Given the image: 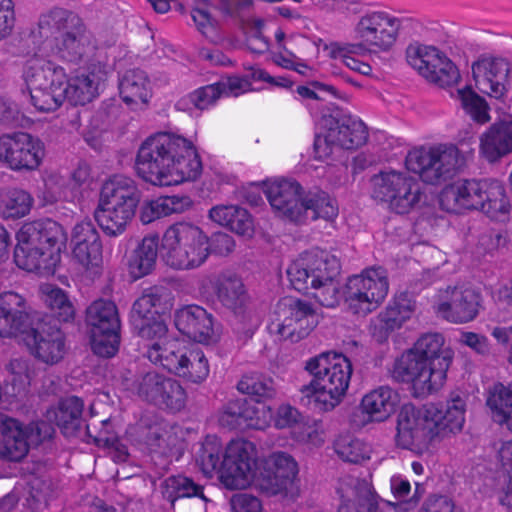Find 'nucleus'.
<instances>
[{"instance_id": "nucleus-1", "label": "nucleus", "mask_w": 512, "mask_h": 512, "mask_svg": "<svg viewBox=\"0 0 512 512\" xmlns=\"http://www.w3.org/2000/svg\"><path fill=\"white\" fill-rule=\"evenodd\" d=\"M258 450L252 441L235 438L222 448L216 436H207L198 456L202 472L209 478L217 476L228 490L254 487L267 495L287 493L295 486L298 464L288 453L278 451L270 454L259 470Z\"/></svg>"}, {"instance_id": "nucleus-2", "label": "nucleus", "mask_w": 512, "mask_h": 512, "mask_svg": "<svg viewBox=\"0 0 512 512\" xmlns=\"http://www.w3.org/2000/svg\"><path fill=\"white\" fill-rule=\"evenodd\" d=\"M399 29L398 20L380 11L361 16L354 27L357 43H325L322 39H311L300 34L286 36L282 29L275 32L274 62L286 69H293L305 75L310 70L308 62L317 58L322 51L324 56L336 63H342L361 75H370L372 67L355 56L366 52L389 49L396 41Z\"/></svg>"}, {"instance_id": "nucleus-3", "label": "nucleus", "mask_w": 512, "mask_h": 512, "mask_svg": "<svg viewBox=\"0 0 512 512\" xmlns=\"http://www.w3.org/2000/svg\"><path fill=\"white\" fill-rule=\"evenodd\" d=\"M465 414L466 400L459 392L450 393L445 402L404 404L397 415L396 445L417 455L429 454L435 440L463 429Z\"/></svg>"}, {"instance_id": "nucleus-4", "label": "nucleus", "mask_w": 512, "mask_h": 512, "mask_svg": "<svg viewBox=\"0 0 512 512\" xmlns=\"http://www.w3.org/2000/svg\"><path fill=\"white\" fill-rule=\"evenodd\" d=\"M23 77L32 105L38 111L50 112L65 100L73 105L92 101L104 80V72L101 69L89 73L76 71L68 78L63 67L35 56L26 62Z\"/></svg>"}, {"instance_id": "nucleus-5", "label": "nucleus", "mask_w": 512, "mask_h": 512, "mask_svg": "<svg viewBox=\"0 0 512 512\" xmlns=\"http://www.w3.org/2000/svg\"><path fill=\"white\" fill-rule=\"evenodd\" d=\"M136 172L155 186H173L196 179L202 164L194 143L181 135L161 132L140 146Z\"/></svg>"}, {"instance_id": "nucleus-6", "label": "nucleus", "mask_w": 512, "mask_h": 512, "mask_svg": "<svg viewBox=\"0 0 512 512\" xmlns=\"http://www.w3.org/2000/svg\"><path fill=\"white\" fill-rule=\"evenodd\" d=\"M304 368L311 376L300 389L304 404L320 413L333 411L343 402L350 386V359L343 353L327 351L309 358Z\"/></svg>"}, {"instance_id": "nucleus-7", "label": "nucleus", "mask_w": 512, "mask_h": 512, "mask_svg": "<svg viewBox=\"0 0 512 512\" xmlns=\"http://www.w3.org/2000/svg\"><path fill=\"white\" fill-rule=\"evenodd\" d=\"M16 240V265L27 272L50 276L60 263L67 235L59 223L46 219L24 223Z\"/></svg>"}, {"instance_id": "nucleus-8", "label": "nucleus", "mask_w": 512, "mask_h": 512, "mask_svg": "<svg viewBox=\"0 0 512 512\" xmlns=\"http://www.w3.org/2000/svg\"><path fill=\"white\" fill-rule=\"evenodd\" d=\"M438 203L448 213L480 210L498 221L505 220L510 210L504 185L492 179H457L442 188Z\"/></svg>"}, {"instance_id": "nucleus-9", "label": "nucleus", "mask_w": 512, "mask_h": 512, "mask_svg": "<svg viewBox=\"0 0 512 512\" xmlns=\"http://www.w3.org/2000/svg\"><path fill=\"white\" fill-rule=\"evenodd\" d=\"M263 192L278 217L296 223L318 218L334 220L338 215L336 202L326 193L304 195L301 185L292 179L267 180L263 184Z\"/></svg>"}, {"instance_id": "nucleus-10", "label": "nucleus", "mask_w": 512, "mask_h": 512, "mask_svg": "<svg viewBox=\"0 0 512 512\" xmlns=\"http://www.w3.org/2000/svg\"><path fill=\"white\" fill-rule=\"evenodd\" d=\"M339 271L340 263L334 255L314 249L295 259L287 276L295 290L310 294L322 306L335 307L340 299Z\"/></svg>"}, {"instance_id": "nucleus-11", "label": "nucleus", "mask_w": 512, "mask_h": 512, "mask_svg": "<svg viewBox=\"0 0 512 512\" xmlns=\"http://www.w3.org/2000/svg\"><path fill=\"white\" fill-rule=\"evenodd\" d=\"M140 202L141 192L133 179L111 176L100 189L94 219L106 236L118 237L131 225Z\"/></svg>"}, {"instance_id": "nucleus-12", "label": "nucleus", "mask_w": 512, "mask_h": 512, "mask_svg": "<svg viewBox=\"0 0 512 512\" xmlns=\"http://www.w3.org/2000/svg\"><path fill=\"white\" fill-rule=\"evenodd\" d=\"M158 244L160 259L174 270L198 268L210 255L208 234L190 221L169 225L158 238Z\"/></svg>"}, {"instance_id": "nucleus-13", "label": "nucleus", "mask_w": 512, "mask_h": 512, "mask_svg": "<svg viewBox=\"0 0 512 512\" xmlns=\"http://www.w3.org/2000/svg\"><path fill=\"white\" fill-rule=\"evenodd\" d=\"M367 140L368 130L361 119L333 110L317 121L314 141L315 157L324 160L340 148L358 149Z\"/></svg>"}, {"instance_id": "nucleus-14", "label": "nucleus", "mask_w": 512, "mask_h": 512, "mask_svg": "<svg viewBox=\"0 0 512 512\" xmlns=\"http://www.w3.org/2000/svg\"><path fill=\"white\" fill-rule=\"evenodd\" d=\"M371 197L394 213L408 214L419 205L422 192L406 172L386 169L371 178Z\"/></svg>"}, {"instance_id": "nucleus-15", "label": "nucleus", "mask_w": 512, "mask_h": 512, "mask_svg": "<svg viewBox=\"0 0 512 512\" xmlns=\"http://www.w3.org/2000/svg\"><path fill=\"white\" fill-rule=\"evenodd\" d=\"M464 163L463 154L452 144L414 148L405 159L406 168L429 184L439 183L460 169Z\"/></svg>"}, {"instance_id": "nucleus-16", "label": "nucleus", "mask_w": 512, "mask_h": 512, "mask_svg": "<svg viewBox=\"0 0 512 512\" xmlns=\"http://www.w3.org/2000/svg\"><path fill=\"white\" fill-rule=\"evenodd\" d=\"M388 292L386 271L381 267H372L348 278L343 298L350 312L366 316L380 307Z\"/></svg>"}, {"instance_id": "nucleus-17", "label": "nucleus", "mask_w": 512, "mask_h": 512, "mask_svg": "<svg viewBox=\"0 0 512 512\" xmlns=\"http://www.w3.org/2000/svg\"><path fill=\"white\" fill-rule=\"evenodd\" d=\"M450 363L413 360L398 357L393 365V377L409 386L415 398L425 399L439 393L447 381Z\"/></svg>"}, {"instance_id": "nucleus-18", "label": "nucleus", "mask_w": 512, "mask_h": 512, "mask_svg": "<svg viewBox=\"0 0 512 512\" xmlns=\"http://www.w3.org/2000/svg\"><path fill=\"white\" fill-rule=\"evenodd\" d=\"M317 324L318 315L309 303L286 296L277 302L271 313L268 330L282 339L298 341L308 336Z\"/></svg>"}, {"instance_id": "nucleus-19", "label": "nucleus", "mask_w": 512, "mask_h": 512, "mask_svg": "<svg viewBox=\"0 0 512 512\" xmlns=\"http://www.w3.org/2000/svg\"><path fill=\"white\" fill-rule=\"evenodd\" d=\"M482 307L478 291L466 284L447 286L434 297L433 309L437 315L454 324L473 321Z\"/></svg>"}, {"instance_id": "nucleus-20", "label": "nucleus", "mask_w": 512, "mask_h": 512, "mask_svg": "<svg viewBox=\"0 0 512 512\" xmlns=\"http://www.w3.org/2000/svg\"><path fill=\"white\" fill-rule=\"evenodd\" d=\"M45 157V145L37 137L22 131L0 135V162L14 171L36 170Z\"/></svg>"}, {"instance_id": "nucleus-21", "label": "nucleus", "mask_w": 512, "mask_h": 512, "mask_svg": "<svg viewBox=\"0 0 512 512\" xmlns=\"http://www.w3.org/2000/svg\"><path fill=\"white\" fill-rule=\"evenodd\" d=\"M139 336L144 356L169 372L186 347L182 341L168 335L165 322H155L153 327H142Z\"/></svg>"}, {"instance_id": "nucleus-22", "label": "nucleus", "mask_w": 512, "mask_h": 512, "mask_svg": "<svg viewBox=\"0 0 512 512\" xmlns=\"http://www.w3.org/2000/svg\"><path fill=\"white\" fill-rule=\"evenodd\" d=\"M71 247L75 260L90 275H98L103 266V247L100 235L89 220L75 224L71 232Z\"/></svg>"}, {"instance_id": "nucleus-23", "label": "nucleus", "mask_w": 512, "mask_h": 512, "mask_svg": "<svg viewBox=\"0 0 512 512\" xmlns=\"http://www.w3.org/2000/svg\"><path fill=\"white\" fill-rule=\"evenodd\" d=\"M399 402V394L392 388H374L362 396L358 411L351 416V422L357 427L385 422L394 414Z\"/></svg>"}, {"instance_id": "nucleus-24", "label": "nucleus", "mask_w": 512, "mask_h": 512, "mask_svg": "<svg viewBox=\"0 0 512 512\" xmlns=\"http://www.w3.org/2000/svg\"><path fill=\"white\" fill-rule=\"evenodd\" d=\"M17 337L34 357L46 364L57 363L65 353L64 335L57 328H46L44 325L30 328L28 324L18 332Z\"/></svg>"}, {"instance_id": "nucleus-25", "label": "nucleus", "mask_w": 512, "mask_h": 512, "mask_svg": "<svg viewBox=\"0 0 512 512\" xmlns=\"http://www.w3.org/2000/svg\"><path fill=\"white\" fill-rule=\"evenodd\" d=\"M509 72V62L501 57L484 56L472 65L478 90L495 99H502L506 95Z\"/></svg>"}, {"instance_id": "nucleus-26", "label": "nucleus", "mask_w": 512, "mask_h": 512, "mask_svg": "<svg viewBox=\"0 0 512 512\" xmlns=\"http://www.w3.org/2000/svg\"><path fill=\"white\" fill-rule=\"evenodd\" d=\"M95 45L92 35L81 21L77 27L66 31L63 36L48 48H41L42 53L56 56L64 62L79 64L87 61L94 53Z\"/></svg>"}, {"instance_id": "nucleus-27", "label": "nucleus", "mask_w": 512, "mask_h": 512, "mask_svg": "<svg viewBox=\"0 0 512 512\" xmlns=\"http://www.w3.org/2000/svg\"><path fill=\"white\" fill-rule=\"evenodd\" d=\"M416 301L407 293L395 295L371 326L373 337L382 342L390 332L402 328L415 314Z\"/></svg>"}, {"instance_id": "nucleus-28", "label": "nucleus", "mask_w": 512, "mask_h": 512, "mask_svg": "<svg viewBox=\"0 0 512 512\" xmlns=\"http://www.w3.org/2000/svg\"><path fill=\"white\" fill-rule=\"evenodd\" d=\"M175 325L183 335L202 344L210 345L219 339L212 316L198 305H189L178 310Z\"/></svg>"}, {"instance_id": "nucleus-29", "label": "nucleus", "mask_w": 512, "mask_h": 512, "mask_svg": "<svg viewBox=\"0 0 512 512\" xmlns=\"http://www.w3.org/2000/svg\"><path fill=\"white\" fill-rule=\"evenodd\" d=\"M512 153V117L492 124L481 136L480 156L489 163H496Z\"/></svg>"}, {"instance_id": "nucleus-30", "label": "nucleus", "mask_w": 512, "mask_h": 512, "mask_svg": "<svg viewBox=\"0 0 512 512\" xmlns=\"http://www.w3.org/2000/svg\"><path fill=\"white\" fill-rule=\"evenodd\" d=\"M29 324L23 297L7 291L0 295V336L14 337Z\"/></svg>"}, {"instance_id": "nucleus-31", "label": "nucleus", "mask_w": 512, "mask_h": 512, "mask_svg": "<svg viewBox=\"0 0 512 512\" xmlns=\"http://www.w3.org/2000/svg\"><path fill=\"white\" fill-rule=\"evenodd\" d=\"M193 201L187 195H167L146 199L139 204V219L143 224H150L172 214L188 211Z\"/></svg>"}, {"instance_id": "nucleus-32", "label": "nucleus", "mask_w": 512, "mask_h": 512, "mask_svg": "<svg viewBox=\"0 0 512 512\" xmlns=\"http://www.w3.org/2000/svg\"><path fill=\"white\" fill-rule=\"evenodd\" d=\"M410 359L441 362L452 364L454 352L445 344V338L441 333H426L421 335L414 345L404 351L399 357H407Z\"/></svg>"}, {"instance_id": "nucleus-33", "label": "nucleus", "mask_w": 512, "mask_h": 512, "mask_svg": "<svg viewBox=\"0 0 512 512\" xmlns=\"http://www.w3.org/2000/svg\"><path fill=\"white\" fill-rule=\"evenodd\" d=\"M209 218L217 225L242 237L252 238L254 235L255 226L252 216L238 205H216L209 210Z\"/></svg>"}, {"instance_id": "nucleus-34", "label": "nucleus", "mask_w": 512, "mask_h": 512, "mask_svg": "<svg viewBox=\"0 0 512 512\" xmlns=\"http://www.w3.org/2000/svg\"><path fill=\"white\" fill-rule=\"evenodd\" d=\"M260 81L277 86H286L288 82L283 78H274L260 68L251 67L244 76H230L210 86H217L220 90V99L222 97H238L252 91L254 89L252 87L253 83Z\"/></svg>"}, {"instance_id": "nucleus-35", "label": "nucleus", "mask_w": 512, "mask_h": 512, "mask_svg": "<svg viewBox=\"0 0 512 512\" xmlns=\"http://www.w3.org/2000/svg\"><path fill=\"white\" fill-rule=\"evenodd\" d=\"M82 20L64 9H54L40 17L38 35L43 38L42 48H48L58 41L66 31L77 27Z\"/></svg>"}, {"instance_id": "nucleus-36", "label": "nucleus", "mask_w": 512, "mask_h": 512, "mask_svg": "<svg viewBox=\"0 0 512 512\" xmlns=\"http://www.w3.org/2000/svg\"><path fill=\"white\" fill-rule=\"evenodd\" d=\"M120 97L132 110H141L152 96L150 81L141 70H131L125 73L119 83Z\"/></svg>"}, {"instance_id": "nucleus-37", "label": "nucleus", "mask_w": 512, "mask_h": 512, "mask_svg": "<svg viewBox=\"0 0 512 512\" xmlns=\"http://www.w3.org/2000/svg\"><path fill=\"white\" fill-rule=\"evenodd\" d=\"M338 512H380L376 495L367 484L342 483Z\"/></svg>"}, {"instance_id": "nucleus-38", "label": "nucleus", "mask_w": 512, "mask_h": 512, "mask_svg": "<svg viewBox=\"0 0 512 512\" xmlns=\"http://www.w3.org/2000/svg\"><path fill=\"white\" fill-rule=\"evenodd\" d=\"M159 254L157 235L145 236L131 253L127 262V271L133 280H138L150 274L156 264Z\"/></svg>"}, {"instance_id": "nucleus-39", "label": "nucleus", "mask_w": 512, "mask_h": 512, "mask_svg": "<svg viewBox=\"0 0 512 512\" xmlns=\"http://www.w3.org/2000/svg\"><path fill=\"white\" fill-rule=\"evenodd\" d=\"M179 359L172 368L171 373L185 378L192 383L204 382L210 373V366L205 354L199 350L186 345Z\"/></svg>"}, {"instance_id": "nucleus-40", "label": "nucleus", "mask_w": 512, "mask_h": 512, "mask_svg": "<svg viewBox=\"0 0 512 512\" xmlns=\"http://www.w3.org/2000/svg\"><path fill=\"white\" fill-rule=\"evenodd\" d=\"M83 402L80 398L71 396L59 402L57 407L46 413V419L55 423L66 436H72L81 426Z\"/></svg>"}, {"instance_id": "nucleus-41", "label": "nucleus", "mask_w": 512, "mask_h": 512, "mask_svg": "<svg viewBox=\"0 0 512 512\" xmlns=\"http://www.w3.org/2000/svg\"><path fill=\"white\" fill-rule=\"evenodd\" d=\"M493 298L499 304L512 307V280L501 285ZM496 324L489 326V333L496 344L507 351V361L512 366V323H503L499 315L493 318Z\"/></svg>"}, {"instance_id": "nucleus-42", "label": "nucleus", "mask_w": 512, "mask_h": 512, "mask_svg": "<svg viewBox=\"0 0 512 512\" xmlns=\"http://www.w3.org/2000/svg\"><path fill=\"white\" fill-rule=\"evenodd\" d=\"M160 296V290L151 287L135 301L132 309V321L139 334L142 327H153L155 322H165L158 309Z\"/></svg>"}, {"instance_id": "nucleus-43", "label": "nucleus", "mask_w": 512, "mask_h": 512, "mask_svg": "<svg viewBox=\"0 0 512 512\" xmlns=\"http://www.w3.org/2000/svg\"><path fill=\"white\" fill-rule=\"evenodd\" d=\"M36 196L43 205L58 202L74 201V188L68 185L67 179L59 171H47L42 176V186Z\"/></svg>"}, {"instance_id": "nucleus-44", "label": "nucleus", "mask_w": 512, "mask_h": 512, "mask_svg": "<svg viewBox=\"0 0 512 512\" xmlns=\"http://www.w3.org/2000/svg\"><path fill=\"white\" fill-rule=\"evenodd\" d=\"M486 405L494 421L512 432V385L496 383L490 387Z\"/></svg>"}, {"instance_id": "nucleus-45", "label": "nucleus", "mask_w": 512, "mask_h": 512, "mask_svg": "<svg viewBox=\"0 0 512 512\" xmlns=\"http://www.w3.org/2000/svg\"><path fill=\"white\" fill-rule=\"evenodd\" d=\"M34 199L32 195L21 188L8 187L0 189V217L3 219H20L27 216Z\"/></svg>"}, {"instance_id": "nucleus-46", "label": "nucleus", "mask_w": 512, "mask_h": 512, "mask_svg": "<svg viewBox=\"0 0 512 512\" xmlns=\"http://www.w3.org/2000/svg\"><path fill=\"white\" fill-rule=\"evenodd\" d=\"M89 331L120 330V319L115 303L108 299H97L86 309Z\"/></svg>"}, {"instance_id": "nucleus-47", "label": "nucleus", "mask_w": 512, "mask_h": 512, "mask_svg": "<svg viewBox=\"0 0 512 512\" xmlns=\"http://www.w3.org/2000/svg\"><path fill=\"white\" fill-rule=\"evenodd\" d=\"M42 300L52 317L59 322H71L76 315L75 304L63 289L46 284L41 287Z\"/></svg>"}, {"instance_id": "nucleus-48", "label": "nucleus", "mask_w": 512, "mask_h": 512, "mask_svg": "<svg viewBox=\"0 0 512 512\" xmlns=\"http://www.w3.org/2000/svg\"><path fill=\"white\" fill-rule=\"evenodd\" d=\"M220 90L217 86H204L195 91L180 97L175 102L177 111L185 112L191 117H198L200 114L211 108L219 99Z\"/></svg>"}, {"instance_id": "nucleus-49", "label": "nucleus", "mask_w": 512, "mask_h": 512, "mask_svg": "<svg viewBox=\"0 0 512 512\" xmlns=\"http://www.w3.org/2000/svg\"><path fill=\"white\" fill-rule=\"evenodd\" d=\"M217 295L224 306L234 311L241 309L247 301V294L242 280L230 272L223 273L219 277Z\"/></svg>"}, {"instance_id": "nucleus-50", "label": "nucleus", "mask_w": 512, "mask_h": 512, "mask_svg": "<svg viewBox=\"0 0 512 512\" xmlns=\"http://www.w3.org/2000/svg\"><path fill=\"white\" fill-rule=\"evenodd\" d=\"M296 93L300 98L308 101L306 106L309 109L311 116L314 118L316 126L317 121L320 120L324 114H329L333 111L328 108H322V95L330 94L336 98H343L338 94L333 86L317 81L312 82L309 86H298L296 88Z\"/></svg>"}, {"instance_id": "nucleus-51", "label": "nucleus", "mask_w": 512, "mask_h": 512, "mask_svg": "<svg viewBox=\"0 0 512 512\" xmlns=\"http://www.w3.org/2000/svg\"><path fill=\"white\" fill-rule=\"evenodd\" d=\"M167 379L168 377L161 376L156 372H148L137 382L130 383L126 379L123 382V387L126 390H131L141 399L158 406L159 400L163 399L161 389H164V380Z\"/></svg>"}, {"instance_id": "nucleus-52", "label": "nucleus", "mask_w": 512, "mask_h": 512, "mask_svg": "<svg viewBox=\"0 0 512 512\" xmlns=\"http://www.w3.org/2000/svg\"><path fill=\"white\" fill-rule=\"evenodd\" d=\"M334 449L341 459L351 463H361L370 459L372 451L370 445L349 435L338 437Z\"/></svg>"}, {"instance_id": "nucleus-53", "label": "nucleus", "mask_w": 512, "mask_h": 512, "mask_svg": "<svg viewBox=\"0 0 512 512\" xmlns=\"http://www.w3.org/2000/svg\"><path fill=\"white\" fill-rule=\"evenodd\" d=\"M456 97L460 101L465 113L468 114L473 121L479 124H485L490 121V109L487 102L470 87L458 89Z\"/></svg>"}, {"instance_id": "nucleus-54", "label": "nucleus", "mask_w": 512, "mask_h": 512, "mask_svg": "<svg viewBox=\"0 0 512 512\" xmlns=\"http://www.w3.org/2000/svg\"><path fill=\"white\" fill-rule=\"evenodd\" d=\"M429 70L434 72L433 76L425 77L430 82L440 86H451L460 79V73L454 63L437 48V60L430 61Z\"/></svg>"}, {"instance_id": "nucleus-55", "label": "nucleus", "mask_w": 512, "mask_h": 512, "mask_svg": "<svg viewBox=\"0 0 512 512\" xmlns=\"http://www.w3.org/2000/svg\"><path fill=\"white\" fill-rule=\"evenodd\" d=\"M409 65L423 77H431L434 72L429 70L430 61L437 60V48L434 46L411 44L406 51Z\"/></svg>"}, {"instance_id": "nucleus-56", "label": "nucleus", "mask_w": 512, "mask_h": 512, "mask_svg": "<svg viewBox=\"0 0 512 512\" xmlns=\"http://www.w3.org/2000/svg\"><path fill=\"white\" fill-rule=\"evenodd\" d=\"M120 330L90 331V344L93 352L100 357H113L119 349Z\"/></svg>"}, {"instance_id": "nucleus-57", "label": "nucleus", "mask_w": 512, "mask_h": 512, "mask_svg": "<svg viewBox=\"0 0 512 512\" xmlns=\"http://www.w3.org/2000/svg\"><path fill=\"white\" fill-rule=\"evenodd\" d=\"M202 488L185 476H172L164 481L163 495L171 502L178 498L200 496Z\"/></svg>"}, {"instance_id": "nucleus-58", "label": "nucleus", "mask_w": 512, "mask_h": 512, "mask_svg": "<svg viewBox=\"0 0 512 512\" xmlns=\"http://www.w3.org/2000/svg\"><path fill=\"white\" fill-rule=\"evenodd\" d=\"M237 387L240 392L259 398L270 399L276 395L273 380L258 374L244 376Z\"/></svg>"}, {"instance_id": "nucleus-59", "label": "nucleus", "mask_w": 512, "mask_h": 512, "mask_svg": "<svg viewBox=\"0 0 512 512\" xmlns=\"http://www.w3.org/2000/svg\"><path fill=\"white\" fill-rule=\"evenodd\" d=\"M243 417L244 429L264 430L272 423V409L260 401L252 403L245 400Z\"/></svg>"}, {"instance_id": "nucleus-60", "label": "nucleus", "mask_w": 512, "mask_h": 512, "mask_svg": "<svg viewBox=\"0 0 512 512\" xmlns=\"http://www.w3.org/2000/svg\"><path fill=\"white\" fill-rule=\"evenodd\" d=\"M292 438L298 443L314 447L321 446L325 441L323 424L315 419H302L296 430L292 432Z\"/></svg>"}, {"instance_id": "nucleus-61", "label": "nucleus", "mask_w": 512, "mask_h": 512, "mask_svg": "<svg viewBox=\"0 0 512 512\" xmlns=\"http://www.w3.org/2000/svg\"><path fill=\"white\" fill-rule=\"evenodd\" d=\"M9 380L4 387V395L17 396L30 383L25 361L15 359L9 364Z\"/></svg>"}, {"instance_id": "nucleus-62", "label": "nucleus", "mask_w": 512, "mask_h": 512, "mask_svg": "<svg viewBox=\"0 0 512 512\" xmlns=\"http://www.w3.org/2000/svg\"><path fill=\"white\" fill-rule=\"evenodd\" d=\"M163 399L159 400L158 406L171 411L181 410L186 401V394L182 386L174 379L164 380V389H161Z\"/></svg>"}, {"instance_id": "nucleus-63", "label": "nucleus", "mask_w": 512, "mask_h": 512, "mask_svg": "<svg viewBox=\"0 0 512 512\" xmlns=\"http://www.w3.org/2000/svg\"><path fill=\"white\" fill-rule=\"evenodd\" d=\"M264 26L265 21L261 19H252L243 25L247 46L254 53H263L270 47L268 40L263 36Z\"/></svg>"}, {"instance_id": "nucleus-64", "label": "nucleus", "mask_w": 512, "mask_h": 512, "mask_svg": "<svg viewBox=\"0 0 512 512\" xmlns=\"http://www.w3.org/2000/svg\"><path fill=\"white\" fill-rule=\"evenodd\" d=\"M245 400L229 401L220 411L218 421L229 429H244Z\"/></svg>"}]
</instances>
